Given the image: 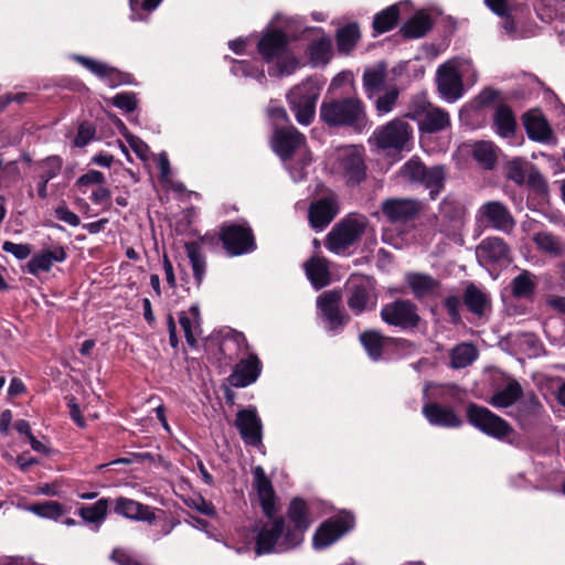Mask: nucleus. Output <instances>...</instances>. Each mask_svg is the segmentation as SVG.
<instances>
[{
    "instance_id": "f257e3e1",
    "label": "nucleus",
    "mask_w": 565,
    "mask_h": 565,
    "mask_svg": "<svg viewBox=\"0 0 565 565\" xmlns=\"http://www.w3.org/2000/svg\"><path fill=\"white\" fill-rule=\"evenodd\" d=\"M253 473L254 487L257 491L262 510L270 521L262 526L255 542V553L264 555L274 552L278 539L284 534L285 519L282 516H275L276 492L263 467H255Z\"/></svg>"
},
{
    "instance_id": "f03ea898",
    "label": "nucleus",
    "mask_w": 565,
    "mask_h": 565,
    "mask_svg": "<svg viewBox=\"0 0 565 565\" xmlns=\"http://www.w3.org/2000/svg\"><path fill=\"white\" fill-rule=\"evenodd\" d=\"M290 36L280 28L268 26L256 44L257 53L268 66L270 77L292 75L300 66V60L290 46Z\"/></svg>"
},
{
    "instance_id": "7ed1b4c3",
    "label": "nucleus",
    "mask_w": 565,
    "mask_h": 565,
    "mask_svg": "<svg viewBox=\"0 0 565 565\" xmlns=\"http://www.w3.org/2000/svg\"><path fill=\"white\" fill-rule=\"evenodd\" d=\"M319 117L330 128H351L355 131L365 128L367 121L364 103L353 96L324 97Z\"/></svg>"
},
{
    "instance_id": "20e7f679",
    "label": "nucleus",
    "mask_w": 565,
    "mask_h": 565,
    "mask_svg": "<svg viewBox=\"0 0 565 565\" xmlns=\"http://www.w3.org/2000/svg\"><path fill=\"white\" fill-rule=\"evenodd\" d=\"M519 428L529 436H534L546 428L551 422L543 403L533 391L525 393L524 397L508 413Z\"/></svg>"
},
{
    "instance_id": "39448f33",
    "label": "nucleus",
    "mask_w": 565,
    "mask_h": 565,
    "mask_svg": "<svg viewBox=\"0 0 565 565\" xmlns=\"http://www.w3.org/2000/svg\"><path fill=\"white\" fill-rule=\"evenodd\" d=\"M467 422L482 434L500 441H511L510 437L515 435L511 424L491 412L489 408L469 403L466 407Z\"/></svg>"
},
{
    "instance_id": "423d86ee",
    "label": "nucleus",
    "mask_w": 565,
    "mask_h": 565,
    "mask_svg": "<svg viewBox=\"0 0 565 565\" xmlns=\"http://www.w3.org/2000/svg\"><path fill=\"white\" fill-rule=\"evenodd\" d=\"M380 318L388 327L406 333L417 332L423 323L417 305L404 298H397L383 305Z\"/></svg>"
},
{
    "instance_id": "0eeeda50",
    "label": "nucleus",
    "mask_w": 565,
    "mask_h": 565,
    "mask_svg": "<svg viewBox=\"0 0 565 565\" xmlns=\"http://www.w3.org/2000/svg\"><path fill=\"white\" fill-rule=\"evenodd\" d=\"M399 173L411 183H417L428 189L430 200H436L445 188L446 173L444 167H426L417 157L406 161Z\"/></svg>"
},
{
    "instance_id": "6e6552de",
    "label": "nucleus",
    "mask_w": 565,
    "mask_h": 565,
    "mask_svg": "<svg viewBox=\"0 0 565 565\" xmlns=\"http://www.w3.org/2000/svg\"><path fill=\"white\" fill-rule=\"evenodd\" d=\"M344 290L347 306L354 316L375 310L377 294L373 278L364 275L352 276Z\"/></svg>"
},
{
    "instance_id": "1a4fd4ad",
    "label": "nucleus",
    "mask_w": 565,
    "mask_h": 565,
    "mask_svg": "<svg viewBox=\"0 0 565 565\" xmlns=\"http://www.w3.org/2000/svg\"><path fill=\"white\" fill-rule=\"evenodd\" d=\"M359 341L366 355L373 362L384 359L388 351H408L415 348V343L406 338L384 335L380 330L366 329L359 334Z\"/></svg>"
},
{
    "instance_id": "9d476101",
    "label": "nucleus",
    "mask_w": 565,
    "mask_h": 565,
    "mask_svg": "<svg viewBox=\"0 0 565 565\" xmlns=\"http://www.w3.org/2000/svg\"><path fill=\"white\" fill-rule=\"evenodd\" d=\"M413 138L412 126L402 118H394L387 124L376 127L370 137V142L385 151H402L407 148Z\"/></svg>"
},
{
    "instance_id": "9b49d317",
    "label": "nucleus",
    "mask_w": 565,
    "mask_h": 565,
    "mask_svg": "<svg viewBox=\"0 0 565 565\" xmlns=\"http://www.w3.org/2000/svg\"><path fill=\"white\" fill-rule=\"evenodd\" d=\"M342 292L339 289L323 291L317 298V309L324 329L339 334L350 322L351 317L341 308Z\"/></svg>"
},
{
    "instance_id": "f8f14e48",
    "label": "nucleus",
    "mask_w": 565,
    "mask_h": 565,
    "mask_svg": "<svg viewBox=\"0 0 565 565\" xmlns=\"http://www.w3.org/2000/svg\"><path fill=\"white\" fill-rule=\"evenodd\" d=\"M221 243L225 253L231 257L252 253L257 247L253 230L247 222L223 223L221 225Z\"/></svg>"
},
{
    "instance_id": "ddd939ff",
    "label": "nucleus",
    "mask_w": 565,
    "mask_h": 565,
    "mask_svg": "<svg viewBox=\"0 0 565 565\" xmlns=\"http://www.w3.org/2000/svg\"><path fill=\"white\" fill-rule=\"evenodd\" d=\"M364 217L347 216L338 222L328 233L324 246L330 252L339 253L361 239L365 231Z\"/></svg>"
},
{
    "instance_id": "4468645a",
    "label": "nucleus",
    "mask_w": 565,
    "mask_h": 565,
    "mask_svg": "<svg viewBox=\"0 0 565 565\" xmlns=\"http://www.w3.org/2000/svg\"><path fill=\"white\" fill-rule=\"evenodd\" d=\"M355 525L354 515L342 511L322 522L313 535V545L317 548H324L337 542Z\"/></svg>"
},
{
    "instance_id": "2eb2a0df",
    "label": "nucleus",
    "mask_w": 565,
    "mask_h": 565,
    "mask_svg": "<svg viewBox=\"0 0 565 565\" xmlns=\"http://www.w3.org/2000/svg\"><path fill=\"white\" fill-rule=\"evenodd\" d=\"M287 518L292 527H288L284 534V545L287 548L295 547L302 542L303 533L311 524L309 507L302 498H294L287 510Z\"/></svg>"
},
{
    "instance_id": "dca6fc26",
    "label": "nucleus",
    "mask_w": 565,
    "mask_h": 565,
    "mask_svg": "<svg viewBox=\"0 0 565 565\" xmlns=\"http://www.w3.org/2000/svg\"><path fill=\"white\" fill-rule=\"evenodd\" d=\"M423 210V202L411 198H388L381 204L382 214L391 224L412 222L419 216Z\"/></svg>"
},
{
    "instance_id": "f3484780",
    "label": "nucleus",
    "mask_w": 565,
    "mask_h": 565,
    "mask_svg": "<svg viewBox=\"0 0 565 565\" xmlns=\"http://www.w3.org/2000/svg\"><path fill=\"white\" fill-rule=\"evenodd\" d=\"M286 97L297 121L300 125H310L316 115L318 94L302 85L291 88Z\"/></svg>"
},
{
    "instance_id": "a211bd4d",
    "label": "nucleus",
    "mask_w": 565,
    "mask_h": 565,
    "mask_svg": "<svg viewBox=\"0 0 565 565\" xmlns=\"http://www.w3.org/2000/svg\"><path fill=\"white\" fill-rule=\"evenodd\" d=\"M273 151L287 162L292 159L297 150L306 146V137L296 127H279L274 130L270 139Z\"/></svg>"
},
{
    "instance_id": "6ab92c4d",
    "label": "nucleus",
    "mask_w": 565,
    "mask_h": 565,
    "mask_svg": "<svg viewBox=\"0 0 565 565\" xmlns=\"http://www.w3.org/2000/svg\"><path fill=\"white\" fill-rule=\"evenodd\" d=\"M436 83L438 93L449 103L456 102L463 95L462 75L459 70L449 62L439 65L437 68Z\"/></svg>"
},
{
    "instance_id": "aec40b11",
    "label": "nucleus",
    "mask_w": 565,
    "mask_h": 565,
    "mask_svg": "<svg viewBox=\"0 0 565 565\" xmlns=\"http://www.w3.org/2000/svg\"><path fill=\"white\" fill-rule=\"evenodd\" d=\"M235 427L246 445L258 449L264 447L263 423L255 407L238 411L235 418Z\"/></svg>"
},
{
    "instance_id": "412c9836",
    "label": "nucleus",
    "mask_w": 565,
    "mask_h": 565,
    "mask_svg": "<svg viewBox=\"0 0 565 565\" xmlns=\"http://www.w3.org/2000/svg\"><path fill=\"white\" fill-rule=\"evenodd\" d=\"M76 61L100 79L105 81L109 87L114 88L121 85L137 84L131 73L120 71L106 63L82 55L76 56Z\"/></svg>"
},
{
    "instance_id": "4be33fe9",
    "label": "nucleus",
    "mask_w": 565,
    "mask_h": 565,
    "mask_svg": "<svg viewBox=\"0 0 565 565\" xmlns=\"http://www.w3.org/2000/svg\"><path fill=\"white\" fill-rule=\"evenodd\" d=\"M339 203L334 193H330L310 203L308 209L309 224L315 230H323L338 215Z\"/></svg>"
},
{
    "instance_id": "5701e85b",
    "label": "nucleus",
    "mask_w": 565,
    "mask_h": 565,
    "mask_svg": "<svg viewBox=\"0 0 565 565\" xmlns=\"http://www.w3.org/2000/svg\"><path fill=\"white\" fill-rule=\"evenodd\" d=\"M262 370L263 364L259 358L255 353H249L246 359L236 363L227 381L234 387H246L258 380Z\"/></svg>"
},
{
    "instance_id": "b1692460",
    "label": "nucleus",
    "mask_w": 565,
    "mask_h": 565,
    "mask_svg": "<svg viewBox=\"0 0 565 565\" xmlns=\"http://www.w3.org/2000/svg\"><path fill=\"white\" fill-rule=\"evenodd\" d=\"M479 221L486 222L491 227L509 232L515 222L508 206L499 201H489L478 210Z\"/></svg>"
},
{
    "instance_id": "393cba45",
    "label": "nucleus",
    "mask_w": 565,
    "mask_h": 565,
    "mask_svg": "<svg viewBox=\"0 0 565 565\" xmlns=\"http://www.w3.org/2000/svg\"><path fill=\"white\" fill-rule=\"evenodd\" d=\"M523 126L529 139L542 143H555L553 129L543 114L539 110H529L522 116Z\"/></svg>"
},
{
    "instance_id": "a878e982",
    "label": "nucleus",
    "mask_w": 565,
    "mask_h": 565,
    "mask_svg": "<svg viewBox=\"0 0 565 565\" xmlns=\"http://www.w3.org/2000/svg\"><path fill=\"white\" fill-rule=\"evenodd\" d=\"M422 413L431 426L458 428L462 425V419L456 414L454 408L448 405L428 402L424 404Z\"/></svg>"
},
{
    "instance_id": "bb28decb",
    "label": "nucleus",
    "mask_w": 565,
    "mask_h": 565,
    "mask_svg": "<svg viewBox=\"0 0 565 565\" xmlns=\"http://www.w3.org/2000/svg\"><path fill=\"white\" fill-rule=\"evenodd\" d=\"M477 255L491 265L507 266L511 263L510 248L501 237L484 238L477 248Z\"/></svg>"
},
{
    "instance_id": "cd10ccee",
    "label": "nucleus",
    "mask_w": 565,
    "mask_h": 565,
    "mask_svg": "<svg viewBox=\"0 0 565 565\" xmlns=\"http://www.w3.org/2000/svg\"><path fill=\"white\" fill-rule=\"evenodd\" d=\"M114 513L134 521H143L149 524L157 519L154 509L136 500L118 497L115 501Z\"/></svg>"
},
{
    "instance_id": "c85d7f7f",
    "label": "nucleus",
    "mask_w": 565,
    "mask_h": 565,
    "mask_svg": "<svg viewBox=\"0 0 565 565\" xmlns=\"http://www.w3.org/2000/svg\"><path fill=\"white\" fill-rule=\"evenodd\" d=\"M66 258L67 252L62 245H57L53 249H42L31 257L25 270L32 276H38L40 273H49L54 263H63Z\"/></svg>"
},
{
    "instance_id": "c756f323",
    "label": "nucleus",
    "mask_w": 565,
    "mask_h": 565,
    "mask_svg": "<svg viewBox=\"0 0 565 565\" xmlns=\"http://www.w3.org/2000/svg\"><path fill=\"white\" fill-rule=\"evenodd\" d=\"M340 168L349 185H359L366 178V164L363 156L354 150L348 151L340 159Z\"/></svg>"
},
{
    "instance_id": "7c9ffc66",
    "label": "nucleus",
    "mask_w": 565,
    "mask_h": 565,
    "mask_svg": "<svg viewBox=\"0 0 565 565\" xmlns=\"http://www.w3.org/2000/svg\"><path fill=\"white\" fill-rule=\"evenodd\" d=\"M62 167L63 160L60 156H49L36 163L39 170L36 192L40 199L47 198V183L60 174Z\"/></svg>"
},
{
    "instance_id": "2f4dec72",
    "label": "nucleus",
    "mask_w": 565,
    "mask_h": 565,
    "mask_svg": "<svg viewBox=\"0 0 565 565\" xmlns=\"http://www.w3.org/2000/svg\"><path fill=\"white\" fill-rule=\"evenodd\" d=\"M462 302L468 311L481 318L491 309V298L482 289L470 282L463 290Z\"/></svg>"
},
{
    "instance_id": "473e14b6",
    "label": "nucleus",
    "mask_w": 565,
    "mask_h": 565,
    "mask_svg": "<svg viewBox=\"0 0 565 565\" xmlns=\"http://www.w3.org/2000/svg\"><path fill=\"white\" fill-rule=\"evenodd\" d=\"M407 6L408 1H399L377 12L372 22L374 33L383 34L395 29L401 19L402 8Z\"/></svg>"
},
{
    "instance_id": "72a5a7b5",
    "label": "nucleus",
    "mask_w": 565,
    "mask_h": 565,
    "mask_svg": "<svg viewBox=\"0 0 565 565\" xmlns=\"http://www.w3.org/2000/svg\"><path fill=\"white\" fill-rule=\"evenodd\" d=\"M433 25L430 15L418 11L402 25L399 33L407 40L420 39L433 29Z\"/></svg>"
},
{
    "instance_id": "f704fd0d",
    "label": "nucleus",
    "mask_w": 565,
    "mask_h": 565,
    "mask_svg": "<svg viewBox=\"0 0 565 565\" xmlns=\"http://www.w3.org/2000/svg\"><path fill=\"white\" fill-rule=\"evenodd\" d=\"M249 349L247 339L243 332L231 330L222 339L218 351L221 355L228 361L238 358L242 352Z\"/></svg>"
},
{
    "instance_id": "c9c22d12",
    "label": "nucleus",
    "mask_w": 565,
    "mask_h": 565,
    "mask_svg": "<svg viewBox=\"0 0 565 565\" xmlns=\"http://www.w3.org/2000/svg\"><path fill=\"white\" fill-rule=\"evenodd\" d=\"M525 393L521 384L512 379L508 384L500 391H497L490 398V404L497 408H508L515 406L519 401L524 397Z\"/></svg>"
},
{
    "instance_id": "e433bc0d",
    "label": "nucleus",
    "mask_w": 565,
    "mask_h": 565,
    "mask_svg": "<svg viewBox=\"0 0 565 565\" xmlns=\"http://www.w3.org/2000/svg\"><path fill=\"white\" fill-rule=\"evenodd\" d=\"M309 63L313 67L326 66L332 58V42L329 36L312 40L306 50Z\"/></svg>"
},
{
    "instance_id": "4c0bfd02",
    "label": "nucleus",
    "mask_w": 565,
    "mask_h": 565,
    "mask_svg": "<svg viewBox=\"0 0 565 565\" xmlns=\"http://www.w3.org/2000/svg\"><path fill=\"white\" fill-rule=\"evenodd\" d=\"M493 126L499 136L510 138L515 135L516 120L512 108L507 104L497 106L493 115Z\"/></svg>"
},
{
    "instance_id": "58836bf2",
    "label": "nucleus",
    "mask_w": 565,
    "mask_h": 565,
    "mask_svg": "<svg viewBox=\"0 0 565 565\" xmlns=\"http://www.w3.org/2000/svg\"><path fill=\"white\" fill-rule=\"evenodd\" d=\"M361 39L360 26L356 22H350L339 28L335 32L337 49L340 54H350Z\"/></svg>"
},
{
    "instance_id": "ea45409f",
    "label": "nucleus",
    "mask_w": 565,
    "mask_h": 565,
    "mask_svg": "<svg viewBox=\"0 0 565 565\" xmlns=\"http://www.w3.org/2000/svg\"><path fill=\"white\" fill-rule=\"evenodd\" d=\"M510 287L513 298L519 300H532L537 285L534 274L524 269L512 279Z\"/></svg>"
},
{
    "instance_id": "a19ab883",
    "label": "nucleus",
    "mask_w": 565,
    "mask_h": 565,
    "mask_svg": "<svg viewBox=\"0 0 565 565\" xmlns=\"http://www.w3.org/2000/svg\"><path fill=\"white\" fill-rule=\"evenodd\" d=\"M305 270L316 289L324 288L330 284V271L324 258L311 257L305 263Z\"/></svg>"
},
{
    "instance_id": "79ce46f5",
    "label": "nucleus",
    "mask_w": 565,
    "mask_h": 565,
    "mask_svg": "<svg viewBox=\"0 0 565 565\" xmlns=\"http://www.w3.org/2000/svg\"><path fill=\"white\" fill-rule=\"evenodd\" d=\"M438 212L443 222L457 226L462 223L466 209L456 196L449 194L440 202Z\"/></svg>"
},
{
    "instance_id": "37998d69",
    "label": "nucleus",
    "mask_w": 565,
    "mask_h": 565,
    "mask_svg": "<svg viewBox=\"0 0 565 565\" xmlns=\"http://www.w3.org/2000/svg\"><path fill=\"white\" fill-rule=\"evenodd\" d=\"M450 126L448 111L441 108L433 107L420 122L419 130L426 134H437Z\"/></svg>"
},
{
    "instance_id": "c03bdc74",
    "label": "nucleus",
    "mask_w": 565,
    "mask_h": 565,
    "mask_svg": "<svg viewBox=\"0 0 565 565\" xmlns=\"http://www.w3.org/2000/svg\"><path fill=\"white\" fill-rule=\"evenodd\" d=\"M407 282L417 299L431 295L440 286L430 275L417 273L408 275Z\"/></svg>"
},
{
    "instance_id": "a18cd8bd",
    "label": "nucleus",
    "mask_w": 565,
    "mask_h": 565,
    "mask_svg": "<svg viewBox=\"0 0 565 565\" xmlns=\"http://www.w3.org/2000/svg\"><path fill=\"white\" fill-rule=\"evenodd\" d=\"M184 248L192 266L194 280L196 286L200 287L206 269V262L205 257L201 253L200 243L186 242L184 244Z\"/></svg>"
},
{
    "instance_id": "49530a36",
    "label": "nucleus",
    "mask_w": 565,
    "mask_h": 565,
    "mask_svg": "<svg viewBox=\"0 0 565 565\" xmlns=\"http://www.w3.org/2000/svg\"><path fill=\"white\" fill-rule=\"evenodd\" d=\"M386 78L385 65H380L376 68L365 70L363 73V87L366 96L373 98L374 95L379 94Z\"/></svg>"
},
{
    "instance_id": "de8ad7c7",
    "label": "nucleus",
    "mask_w": 565,
    "mask_h": 565,
    "mask_svg": "<svg viewBox=\"0 0 565 565\" xmlns=\"http://www.w3.org/2000/svg\"><path fill=\"white\" fill-rule=\"evenodd\" d=\"M108 505L109 499L102 498L93 504L82 505L78 514L87 523L100 524L107 515Z\"/></svg>"
},
{
    "instance_id": "09e8293b",
    "label": "nucleus",
    "mask_w": 565,
    "mask_h": 565,
    "mask_svg": "<svg viewBox=\"0 0 565 565\" xmlns=\"http://www.w3.org/2000/svg\"><path fill=\"white\" fill-rule=\"evenodd\" d=\"M537 248L552 256H562L565 252L558 236L548 232H539L533 237Z\"/></svg>"
},
{
    "instance_id": "8fccbe9b",
    "label": "nucleus",
    "mask_w": 565,
    "mask_h": 565,
    "mask_svg": "<svg viewBox=\"0 0 565 565\" xmlns=\"http://www.w3.org/2000/svg\"><path fill=\"white\" fill-rule=\"evenodd\" d=\"M525 184L529 189L541 200H545L548 198L550 188L547 180L541 173L535 164L529 166V175L526 178Z\"/></svg>"
},
{
    "instance_id": "3c124183",
    "label": "nucleus",
    "mask_w": 565,
    "mask_h": 565,
    "mask_svg": "<svg viewBox=\"0 0 565 565\" xmlns=\"http://www.w3.org/2000/svg\"><path fill=\"white\" fill-rule=\"evenodd\" d=\"M476 358V349L472 344L457 345L450 352V366L452 369H463L470 365Z\"/></svg>"
},
{
    "instance_id": "603ef678",
    "label": "nucleus",
    "mask_w": 565,
    "mask_h": 565,
    "mask_svg": "<svg viewBox=\"0 0 565 565\" xmlns=\"http://www.w3.org/2000/svg\"><path fill=\"white\" fill-rule=\"evenodd\" d=\"M531 163L522 158H514L505 164V177L518 185L525 184Z\"/></svg>"
},
{
    "instance_id": "864d4df0",
    "label": "nucleus",
    "mask_w": 565,
    "mask_h": 565,
    "mask_svg": "<svg viewBox=\"0 0 565 565\" xmlns=\"http://www.w3.org/2000/svg\"><path fill=\"white\" fill-rule=\"evenodd\" d=\"M28 511L41 518L57 520L64 514V505L57 501H45L29 505Z\"/></svg>"
},
{
    "instance_id": "5fc2aeb1",
    "label": "nucleus",
    "mask_w": 565,
    "mask_h": 565,
    "mask_svg": "<svg viewBox=\"0 0 565 565\" xmlns=\"http://www.w3.org/2000/svg\"><path fill=\"white\" fill-rule=\"evenodd\" d=\"M472 156L473 159L486 169H492L497 161V154L492 145L489 142L482 141L476 143L472 150Z\"/></svg>"
},
{
    "instance_id": "6e6d98bb",
    "label": "nucleus",
    "mask_w": 565,
    "mask_h": 565,
    "mask_svg": "<svg viewBox=\"0 0 565 565\" xmlns=\"http://www.w3.org/2000/svg\"><path fill=\"white\" fill-rule=\"evenodd\" d=\"M433 105L424 96H416L412 99L404 117L417 121L419 126Z\"/></svg>"
},
{
    "instance_id": "4d7b16f0",
    "label": "nucleus",
    "mask_w": 565,
    "mask_h": 565,
    "mask_svg": "<svg viewBox=\"0 0 565 565\" xmlns=\"http://www.w3.org/2000/svg\"><path fill=\"white\" fill-rule=\"evenodd\" d=\"M96 126L92 121L83 120L78 124L77 132L73 139V146L83 148L96 137Z\"/></svg>"
},
{
    "instance_id": "13d9d810",
    "label": "nucleus",
    "mask_w": 565,
    "mask_h": 565,
    "mask_svg": "<svg viewBox=\"0 0 565 565\" xmlns=\"http://www.w3.org/2000/svg\"><path fill=\"white\" fill-rule=\"evenodd\" d=\"M116 108L129 114L138 108L137 94L134 92H120L109 99Z\"/></svg>"
},
{
    "instance_id": "bf43d9fd",
    "label": "nucleus",
    "mask_w": 565,
    "mask_h": 565,
    "mask_svg": "<svg viewBox=\"0 0 565 565\" xmlns=\"http://www.w3.org/2000/svg\"><path fill=\"white\" fill-rule=\"evenodd\" d=\"M460 298L456 295L447 296L443 301V306L446 309L449 317V322L454 326L462 323V318L460 315Z\"/></svg>"
},
{
    "instance_id": "052dcab7",
    "label": "nucleus",
    "mask_w": 565,
    "mask_h": 565,
    "mask_svg": "<svg viewBox=\"0 0 565 565\" xmlns=\"http://www.w3.org/2000/svg\"><path fill=\"white\" fill-rule=\"evenodd\" d=\"M399 92L396 88H393L386 92L384 95L380 96L376 99L375 107L379 114H387L393 110L397 99Z\"/></svg>"
},
{
    "instance_id": "680f3d73",
    "label": "nucleus",
    "mask_w": 565,
    "mask_h": 565,
    "mask_svg": "<svg viewBox=\"0 0 565 565\" xmlns=\"http://www.w3.org/2000/svg\"><path fill=\"white\" fill-rule=\"evenodd\" d=\"M499 90L491 87H486L479 93V95L473 99L472 103L477 109H481L492 105L494 102L499 99Z\"/></svg>"
},
{
    "instance_id": "e2e57ef3",
    "label": "nucleus",
    "mask_w": 565,
    "mask_h": 565,
    "mask_svg": "<svg viewBox=\"0 0 565 565\" xmlns=\"http://www.w3.org/2000/svg\"><path fill=\"white\" fill-rule=\"evenodd\" d=\"M2 250L12 254L19 260L28 258L32 252L30 244H17L11 241L2 244Z\"/></svg>"
},
{
    "instance_id": "0e129e2a",
    "label": "nucleus",
    "mask_w": 565,
    "mask_h": 565,
    "mask_svg": "<svg viewBox=\"0 0 565 565\" xmlns=\"http://www.w3.org/2000/svg\"><path fill=\"white\" fill-rule=\"evenodd\" d=\"M106 182L105 175L103 172L98 170H89L85 174L81 175L77 181L76 185L82 189L84 186H88L92 184L102 185Z\"/></svg>"
},
{
    "instance_id": "69168bd1",
    "label": "nucleus",
    "mask_w": 565,
    "mask_h": 565,
    "mask_svg": "<svg viewBox=\"0 0 565 565\" xmlns=\"http://www.w3.org/2000/svg\"><path fill=\"white\" fill-rule=\"evenodd\" d=\"M66 404L68 407L70 417L81 428L86 427V420L82 415L79 405L77 404L76 397L71 395L66 397Z\"/></svg>"
},
{
    "instance_id": "338daca9",
    "label": "nucleus",
    "mask_w": 565,
    "mask_h": 565,
    "mask_svg": "<svg viewBox=\"0 0 565 565\" xmlns=\"http://www.w3.org/2000/svg\"><path fill=\"white\" fill-rule=\"evenodd\" d=\"M126 141L129 143L134 152L142 160H145L149 153V146L139 137L135 135L126 136Z\"/></svg>"
},
{
    "instance_id": "774afa93",
    "label": "nucleus",
    "mask_w": 565,
    "mask_h": 565,
    "mask_svg": "<svg viewBox=\"0 0 565 565\" xmlns=\"http://www.w3.org/2000/svg\"><path fill=\"white\" fill-rule=\"evenodd\" d=\"M110 558L118 565H142L139 561L134 558L127 551L120 547L113 550Z\"/></svg>"
}]
</instances>
